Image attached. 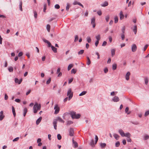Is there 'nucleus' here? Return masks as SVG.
I'll use <instances>...</instances> for the list:
<instances>
[{"label": "nucleus", "mask_w": 149, "mask_h": 149, "mask_svg": "<svg viewBox=\"0 0 149 149\" xmlns=\"http://www.w3.org/2000/svg\"><path fill=\"white\" fill-rule=\"evenodd\" d=\"M69 114L73 119L79 118L81 116L80 114H76V112L73 111H70Z\"/></svg>", "instance_id": "f257e3e1"}, {"label": "nucleus", "mask_w": 149, "mask_h": 149, "mask_svg": "<svg viewBox=\"0 0 149 149\" xmlns=\"http://www.w3.org/2000/svg\"><path fill=\"white\" fill-rule=\"evenodd\" d=\"M73 93L72 92L71 88L69 89L67 93V96H68V100H70L73 96Z\"/></svg>", "instance_id": "f03ea898"}, {"label": "nucleus", "mask_w": 149, "mask_h": 149, "mask_svg": "<svg viewBox=\"0 0 149 149\" xmlns=\"http://www.w3.org/2000/svg\"><path fill=\"white\" fill-rule=\"evenodd\" d=\"M54 109L55 110L54 114H58L60 111V108L58 107V105L56 104L55 105Z\"/></svg>", "instance_id": "7ed1b4c3"}, {"label": "nucleus", "mask_w": 149, "mask_h": 149, "mask_svg": "<svg viewBox=\"0 0 149 149\" xmlns=\"http://www.w3.org/2000/svg\"><path fill=\"white\" fill-rule=\"evenodd\" d=\"M74 134V129L72 128H70L69 130V135L70 136H73Z\"/></svg>", "instance_id": "20e7f679"}, {"label": "nucleus", "mask_w": 149, "mask_h": 149, "mask_svg": "<svg viewBox=\"0 0 149 149\" xmlns=\"http://www.w3.org/2000/svg\"><path fill=\"white\" fill-rule=\"evenodd\" d=\"M95 17H93L91 19V24L93 25V28H95Z\"/></svg>", "instance_id": "39448f33"}, {"label": "nucleus", "mask_w": 149, "mask_h": 149, "mask_svg": "<svg viewBox=\"0 0 149 149\" xmlns=\"http://www.w3.org/2000/svg\"><path fill=\"white\" fill-rule=\"evenodd\" d=\"M137 47L135 44H133L132 47V52H134L136 51Z\"/></svg>", "instance_id": "423d86ee"}, {"label": "nucleus", "mask_w": 149, "mask_h": 149, "mask_svg": "<svg viewBox=\"0 0 149 149\" xmlns=\"http://www.w3.org/2000/svg\"><path fill=\"white\" fill-rule=\"evenodd\" d=\"M43 41L45 43H47L48 45V47H51L52 46L51 45V43L48 41L47 40L45 39H43Z\"/></svg>", "instance_id": "0eeeda50"}, {"label": "nucleus", "mask_w": 149, "mask_h": 149, "mask_svg": "<svg viewBox=\"0 0 149 149\" xmlns=\"http://www.w3.org/2000/svg\"><path fill=\"white\" fill-rule=\"evenodd\" d=\"M112 100L113 102H116L119 101V99L118 96H115L112 99Z\"/></svg>", "instance_id": "6e6552de"}, {"label": "nucleus", "mask_w": 149, "mask_h": 149, "mask_svg": "<svg viewBox=\"0 0 149 149\" xmlns=\"http://www.w3.org/2000/svg\"><path fill=\"white\" fill-rule=\"evenodd\" d=\"M57 120L56 119H54L53 122V124L54 126V128L55 130H56V127H57Z\"/></svg>", "instance_id": "1a4fd4ad"}, {"label": "nucleus", "mask_w": 149, "mask_h": 149, "mask_svg": "<svg viewBox=\"0 0 149 149\" xmlns=\"http://www.w3.org/2000/svg\"><path fill=\"white\" fill-rule=\"evenodd\" d=\"M4 117V116L3 115V111H1L0 112V120H2Z\"/></svg>", "instance_id": "9d476101"}, {"label": "nucleus", "mask_w": 149, "mask_h": 149, "mask_svg": "<svg viewBox=\"0 0 149 149\" xmlns=\"http://www.w3.org/2000/svg\"><path fill=\"white\" fill-rule=\"evenodd\" d=\"M130 75V73L129 72H127L125 76V79L126 80H128L129 79V76Z\"/></svg>", "instance_id": "9b49d317"}, {"label": "nucleus", "mask_w": 149, "mask_h": 149, "mask_svg": "<svg viewBox=\"0 0 149 149\" xmlns=\"http://www.w3.org/2000/svg\"><path fill=\"white\" fill-rule=\"evenodd\" d=\"M55 119L57 120V121H58L60 122L63 123H64V121L60 117H58L57 118V119Z\"/></svg>", "instance_id": "f8f14e48"}, {"label": "nucleus", "mask_w": 149, "mask_h": 149, "mask_svg": "<svg viewBox=\"0 0 149 149\" xmlns=\"http://www.w3.org/2000/svg\"><path fill=\"white\" fill-rule=\"evenodd\" d=\"M72 143H73L74 145V148H76L78 146V143L76 141H75L73 139H72Z\"/></svg>", "instance_id": "ddd939ff"}, {"label": "nucleus", "mask_w": 149, "mask_h": 149, "mask_svg": "<svg viewBox=\"0 0 149 149\" xmlns=\"http://www.w3.org/2000/svg\"><path fill=\"white\" fill-rule=\"evenodd\" d=\"M37 104H35V105H34V106H33V109L34 110L33 112L35 113H37V111L38 110H37V108H36V107L37 106Z\"/></svg>", "instance_id": "4468645a"}, {"label": "nucleus", "mask_w": 149, "mask_h": 149, "mask_svg": "<svg viewBox=\"0 0 149 149\" xmlns=\"http://www.w3.org/2000/svg\"><path fill=\"white\" fill-rule=\"evenodd\" d=\"M119 132L120 134L121 135L123 136H125V133L123 132V130H119Z\"/></svg>", "instance_id": "2eb2a0df"}, {"label": "nucleus", "mask_w": 149, "mask_h": 149, "mask_svg": "<svg viewBox=\"0 0 149 149\" xmlns=\"http://www.w3.org/2000/svg\"><path fill=\"white\" fill-rule=\"evenodd\" d=\"M120 19L121 20L123 19L124 17V15L123 14L122 11H121L120 13Z\"/></svg>", "instance_id": "dca6fc26"}, {"label": "nucleus", "mask_w": 149, "mask_h": 149, "mask_svg": "<svg viewBox=\"0 0 149 149\" xmlns=\"http://www.w3.org/2000/svg\"><path fill=\"white\" fill-rule=\"evenodd\" d=\"M95 144L94 143V142L93 140L92 139L91 140V141L90 143V146L92 147H94L95 146Z\"/></svg>", "instance_id": "f3484780"}, {"label": "nucleus", "mask_w": 149, "mask_h": 149, "mask_svg": "<svg viewBox=\"0 0 149 149\" xmlns=\"http://www.w3.org/2000/svg\"><path fill=\"white\" fill-rule=\"evenodd\" d=\"M42 119V117H40L39 118H38L36 121V124L37 125H38L39 123L41 121V120Z\"/></svg>", "instance_id": "a211bd4d"}, {"label": "nucleus", "mask_w": 149, "mask_h": 149, "mask_svg": "<svg viewBox=\"0 0 149 149\" xmlns=\"http://www.w3.org/2000/svg\"><path fill=\"white\" fill-rule=\"evenodd\" d=\"M52 50L54 53H56L57 52V48L53 46H52L51 47Z\"/></svg>", "instance_id": "6ab92c4d"}, {"label": "nucleus", "mask_w": 149, "mask_h": 149, "mask_svg": "<svg viewBox=\"0 0 149 149\" xmlns=\"http://www.w3.org/2000/svg\"><path fill=\"white\" fill-rule=\"evenodd\" d=\"M133 31L134 32V34H136L137 33V26L136 25H135L134 27V28L133 29Z\"/></svg>", "instance_id": "aec40b11"}, {"label": "nucleus", "mask_w": 149, "mask_h": 149, "mask_svg": "<svg viewBox=\"0 0 149 149\" xmlns=\"http://www.w3.org/2000/svg\"><path fill=\"white\" fill-rule=\"evenodd\" d=\"M108 3L107 1H105L104 2V3L102 4H101V6L102 7H105L107 6L108 5Z\"/></svg>", "instance_id": "412c9836"}, {"label": "nucleus", "mask_w": 149, "mask_h": 149, "mask_svg": "<svg viewBox=\"0 0 149 149\" xmlns=\"http://www.w3.org/2000/svg\"><path fill=\"white\" fill-rule=\"evenodd\" d=\"M100 146L102 148H104L106 146V144L105 143H101L100 144Z\"/></svg>", "instance_id": "4be33fe9"}, {"label": "nucleus", "mask_w": 149, "mask_h": 149, "mask_svg": "<svg viewBox=\"0 0 149 149\" xmlns=\"http://www.w3.org/2000/svg\"><path fill=\"white\" fill-rule=\"evenodd\" d=\"M115 50L114 49H112L111 50V56L113 57L115 55Z\"/></svg>", "instance_id": "5701e85b"}, {"label": "nucleus", "mask_w": 149, "mask_h": 149, "mask_svg": "<svg viewBox=\"0 0 149 149\" xmlns=\"http://www.w3.org/2000/svg\"><path fill=\"white\" fill-rule=\"evenodd\" d=\"M12 112L14 116L15 117L16 116V113L15 112V110L13 106H12Z\"/></svg>", "instance_id": "b1692460"}, {"label": "nucleus", "mask_w": 149, "mask_h": 149, "mask_svg": "<svg viewBox=\"0 0 149 149\" xmlns=\"http://www.w3.org/2000/svg\"><path fill=\"white\" fill-rule=\"evenodd\" d=\"M22 1H20V3H19V9H20V10L21 11H22Z\"/></svg>", "instance_id": "393cba45"}, {"label": "nucleus", "mask_w": 149, "mask_h": 149, "mask_svg": "<svg viewBox=\"0 0 149 149\" xmlns=\"http://www.w3.org/2000/svg\"><path fill=\"white\" fill-rule=\"evenodd\" d=\"M27 112V109L26 108H24V114H23V115L24 117L26 115Z\"/></svg>", "instance_id": "a878e982"}, {"label": "nucleus", "mask_w": 149, "mask_h": 149, "mask_svg": "<svg viewBox=\"0 0 149 149\" xmlns=\"http://www.w3.org/2000/svg\"><path fill=\"white\" fill-rule=\"evenodd\" d=\"M87 64L88 65H89L91 63V61L90 60L89 58L88 57H87Z\"/></svg>", "instance_id": "bb28decb"}, {"label": "nucleus", "mask_w": 149, "mask_h": 149, "mask_svg": "<svg viewBox=\"0 0 149 149\" xmlns=\"http://www.w3.org/2000/svg\"><path fill=\"white\" fill-rule=\"evenodd\" d=\"M145 84L146 85H147L148 82V77H146L144 79Z\"/></svg>", "instance_id": "cd10ccee"}, {"label": "nucleus", "mask_w": 149, "mask_h": 149, "mask_svg": "<svg viewBox=\"0 0 149 149\" xmlns=\"http://www.w3.org/2000/svg\"><path fill=\"white\" fill-rule=\"evenodd\" d=\"M113 136L116 140H118L119 137V136L116 134H113Z\"/></svg>", "instance_id": "c85d7f7f"}, {"label": "nucleus", "mask_w": 149, "mask_h": 149, "mask_svg": "<svg viewBox=\"0 0 149 149\" xmlns=\"http://www.w3.org/2000/svg\"><path fill=\"white\" fill-rule=\"evenodd\" d=\"M35 104H37V106L36 107V108L37 109V110H40V109L41 108V105L40 104H39V105L38 104V103H36Z\"/></svg>", "instance_id": "c756f323"}, {"label": "nucleus", "mask_w": 149, "mask_h": 149, "mask_svg": "<svg viewBox=\"0 0 149 149\" xmlns=\"http://www.w3.org/2000/svg\"><path fill=\"white\" fill-rule=\"evenodd\" d=\"M46 28L47 29V31L49 32L50 31V25H49V24H47V25Z\"/></svg>", "instance_id": "7c9ffc66"}, {"label": "nucleus", "mask_w": 149, "mask_h": 149, "mask_svg": "<svg viewBox=\"0 0 149 149\" xmlns=\"http://www.w3.org/2000/svg\"><path fill=\"white\" fill-rule=\"evenodd\" d=\"M131 136V134L130 133H128L126 134H125V136L127 137L128 138H130Z\"/></svg>", "instance_id": "2f4dec72"}, {"label": "nucleus", "mask_w": 149, "mask_h": 149, "mask_svg": "<svg viewBox=\"0 0 149 149\" xmlns=\"http://www.w3.org/2000/svg\"><path fill=\"white\" fill-rule=\"evenodd\" d=\"M73 67V65L72 64H70L69 65L68 68V70H70L71 68H72Z\"/></svg>", "instance_id": "473e14b6"}, {"label": "nucleus", "mask_w": 149, "mask_h": 149, "mask_svg": "<svg viewBox=\"0 0 149 149\" xmlns=\"http://www.w3.org/2000/svg\"><path fill=\"white\" fill-rule=\"evenodd\" d=\"M117 68V65L116 64H114L112 65V69L113 70H115Z\"/></svg>", "instance_id": "72a5a7b5"}, {"label": "nucleus", "mask_w": 149, "mask_h": 149, "mask_svg": "<svg viewBox=\"0 0 149 149\" xmlns=\"http://www.w3.org/2000/svg\"><path fill=\"white\" fill-rule=\"evenodd\" d=\"M86 92H87L86 91H83L81 93H80L79 94V96H81L83 95H85L86 94Z\"/></svg>", "instance_id": "f704fd0d"}, {"label": "nucleus", "mask_w": 149, "mask_h": 149, "mask_svg": "<svg viewBox=\"0 0 149 149\" xmlns=\"http://www.w3.org/2000/svg\"><path fill=\"white\" fill-rule=\"evenodd\" d=\"M9 71L10 72H13V68L12 67H10L8 68Z\"/></svg>", "instance_id": "c9c22d12"}, {"label": "nucleus", "mask_w": 149, "mask_h": 149, "mask_svg": "<svg viewBox=\"0 0 149 149\" xmlns=\"http://www.w3.org/2000/svg\"><path fill=\"white\" fill-rule=\"evenodd\" d=\"M96 38L97 40L99 41L100 39V35H98L96 36Z\"/></svg>", "instance_id": "e433bc0d"}, {"label": "nucleus", "mask_w": 149, "mask_h": 149, "mask_svg": "<svg viewBox=\"0 0 149 149\" xmlns=\"http://www.w3.org/2000/svg\"><path fill=\"white\" fill-rule=\"evenodd\" d=\"M149 138V136L146 135L145 136H144V140H146L148 139Z\"/></svg>", "instance_id": "4c0bfd02"}, {"label": "nucleus", "mask_w": 149, "mask_h": 149, "mask_svg": "<svg viewBox=\"0 0 149 149\" xmlns=\"http://www.w3.org/2000/svg\"><path fill=\"white\" fill-rule=\"evenodd\" d=\"M87 40L88 43L91 42V40L90 37H88L87 38Z\"/></svg>", "instance_id": "58836bf2"}, {"label": "nucleus", "mask_w": 149, "mask_h": 149, "mask_svg": "<svg viewBox=\"0 0 149 149\" xmlns=\"http://www.w3.org/2000/svg\"><path fill=\"white\" fill-rule=\"evenodd\" d=\"M149 114V110H148L146 111L144 114V116L145 117H146Z\"/></svg>", "instance_id": "ea45409f"}, {"label": "nucleus", "mask_w": 149, "mask_h": 149, "mask_svg": "<svg viewBox=\"0 0 149 149\" xmlns=\"http://www.w3.org/2000/svg\"><path fill=\"white\" fill-rule=\"evenodd\" d=\"M84 50H81L78 53L79 55L82 54L84 52Z\"/></svg>", "instance_id": "a19ab883"}, {"label": "nucleus", "mask_w": 149, "mask_h": 149, "mask_svg": "<svg viewBox=\"0 0 149 149\" xmlns=\"http://www.w3.org/2000/svg\"><path fill=\"white\" fill-rule=\"evenodd\" d=\"M114 22L115 23H117L118 21V18L117 16L115 17L114 18Z\"/></svg>", "instance_id": "79ce46f5"}, {"label": "nucleus", "mask_w": 149, "mask_h": 149, "mask_svg": "<svg viewBox=\"0 0 149 149\" xmlns=\"http://www.w3.org/2000/svg\"><path fill=\"white\" fill-rule=\"evenodd\" d=\"M70 6L69 4L68 3H67V6L66 7V9L67 11H68L69 10Z\"/></svg>", "instance_id": "37998d69"}, {"label": "nucleus", "mask_w": 149, "mask_h": 149, "mask_svg": "<svg viewBox=\"0 0 149 149\" xmlns=\"http://www.w3.org/2000/svg\"><path fill=\"white\" fill-rule=\"evenodd\" d=\"M80 3H79L77 1H75L73 2V4L74 5H79Z\"/></svg>", "instance_id": "c03bdc74"}, {"label": "nucleus", "mask_w": 149, "mask_h": 149, "mask_svg": "<svg viewBox=\"0 0 149 149\" xmlns=\"http://www.w3.org/2000/svg\"><path fill=\"white\" fill-rule=\"evenodd\" d=\"M77 72V70L74 69H73L71 71V73L75 74Z\"/></svg>", "instance_id": "a18cd8bd"}, {"label": "nucleus", "mask_w": 149, "mask_h": 149, "mask_svg": "<svg viewBox=\"0 0 149 149\" xmlns=\"http://www.w3.org/2000/svg\"><path fill=\"white\" fill-rule=\"evenodd\" d=\"M54 7L56 9H58L60 8V6L58 4H56L55 5Z\"/></svg>", "instance_id": "49530a36"}, {"label": "nucleus", "mask_w": 149, "mask_h": 149, "mask_svg": "<svg viewBox=\"0 0 149 149\" xmlns=\"http://www.w3.org/2000/svg\"><path fill=\"white\" fill-rule=\"evenodd\" d=\"M125 30V26H123L122 29V34H124Z\"/></svg>", "instance_id": "de8ad7c7"}, {"label": "nucleus", "mask_w": 149, "mask_h": 149, "mask_svg": "<svg viewBox=\"0 0 149 149\" xmlns=\"http://www.w3.org/2000/svg\"><path fill=\"white\" fill-rule=\"evenodd\" d=\"M73 123V122L70 120H69L67 121V124L68 125H70L72 124Z\"/></svg>", "instance_id": "09e8293b"}, {"label": "nucleus", "mask_w": 149, "mask_h": 149, "mask_svg": "<svg viewBox=\"0 0 149 149\" xmlns=\"http://www.w3.org/2000/svg\"><path fill=\"white\" fill-rule=\"evenodd\" d=\"M95 144H96L98 140V137L97 135H95Z\"/></svg>", "instance_id": "8fccbe9b"}, {"label": "nucleus", "mask_w": 149, "mask_h": 149, "mask_svg": "<svg viewBox=\"0 0 149 149\" xmlns=\"http://www.w3.org/2000/svg\"><path fill=\"white\" fill-rule=\"evenodd\" d=\"M57 139L58 140H60L61 139V136L60 134H58L57 135Z\"/></svg>", "instance_id": "3c124183"}, {"label": "nucleus", "mask_w": 149, "mask_h": 149, "mask_svg": "<svg viewBox=\"0 0 149 149\" xmlns=\"http://www.w3.org/2000/svg\"><path fill=\"white\" fill-rule=\"evenodd\" d=\"M120 145V143L119 141H117L116 143V146L118 147Z\"/></svg>", "instance_id": "603ef678"}, {"label": "nucleus", "mask_w": 149, "mask_h": 149, "mask_svg": "<svg viewBox=\"0 0 149 149\" xmlns=\"http://www.w3.org/2000/svg\"><path fill=\"white\" fill-rule=\"evenodd\" d=\"M51 81V78H49L47 81L46 82V84H48L50 83Z\"/></svg>", "instance_id": "864d4df0"}, {"label": "nucleus", "mask_w": 149, "mask_h": 149, "mask_svg": "<svg viewBox=\"0 0 149 149\" xmlns=\"http://www.w3.org/2000/svg\"><path fill=\"white\" fill-rule=\"evenodd\" d=\"M34 16L35 18H36L37 17V13L36 11H34Z\"/></svg>", "instance_id": "5fc2aeb1"}, {"label": "nucleus", "mask_w": 149, "mask_h": 149, "mask_svg": "<svg viewBox=\"0 0 149 149\" xmlns=\"http://www.w3.org/2000/svg\"><path fill=\"white\" fill-rule=\"evenodd\" d=\"M78 40V37L77 35H76L75 36L74 41L75 42H76Z\"/></svg>", "instance_id": "6e6d98bb"}, {"label": "nucleus", "mask_w": 149, "mask_h": 149, "mask_svg": "<svg viewBox=\"0 0 149 149\" xmlns=\"http://www.w3.org/2000/svg\"><path fill=\"white\" fill-rule=\"evenodd\" d=\"M109 15L107 16L106 17L105 19L106 21L107 22H108L109 21Z\"/></svg>", "instance_id": "4d7b16f0"}, {"label": "nucleus", "mask_w": 149, "mask_h": 149, "mask_svg": "<svg viewBox=\"0 0 149 149\" xmlns=\"http://www.w3.org/2000/svg\"><path fill=\"white\" fill-rule=\"evenodd\" d=\"M19 137H17V138L14 139L13 140V142L17 141L19 140Z\"/></svg>", "instance_id": "13d9d810"}, {"label": "nucleus", "mask_w": 149, "mask_h": 149, "mask_svg": "<svg viewBox=\"0 0 149 149\" xmlns=\"http://www.w3.org/2000/svg\"><path fill=\"white\" fill-rule=\"evenodd\" d=\"M15 82L16 83H18L19 84V80L18 79L16 78L15 79Z\"/></svg>", "instance_id": "bf43d9fd"}, {"label": "nucleus", "mask_w": 149, "mask_h": 149, "mask_svg": "<svg viewBox=\"0 0 149 149\" xmlns=\"http://www.w3.org/2000/svg\"><path fill=\"white\" fill-rule=\"evenodd\" d=\"M121 37L122 40H123L125 39V37L124 34H121Z\"/></svg>", "instance_id": "052dcab7"}, {"label": "nucleus", "mask_w": 149, "mask_h": 149, "mask_svg": "<svg viewBox=\"0 0 149 149\" xmlns=\"http://www.w3.org/2000/svg\"><path fill=\"white\" fill-rule=\"evenodd\" d=\"M131 122L134 124V125H138V124H139V123L138 122H137V121H136V122Z\"/></svg>", "instance_id": "680f3d73"}, {"label": "nucleus", "mask_w": 149, "mask_h": 149, "mask_svg": "<svg viewBox=\"0 0 149 149\" xmlns=\"http://www.w3.org/2000/svg\"><path fill=\"white\" fill-rule=\"evenodd\" d=\"M46 10V5L45 4L44 5V9H43L44 12H45Z\"/></svg>", "instance_id": "e2e57ef3"}, {"label": "nucleus", "mask_w": 149, "mask_h": 149, "mask_svg": "<svg viewBox=\"0 0 149 149\" xmlns=\"http://www.w3.org/2000/svg\"><path fill=\"white\" fill-rule=\"evenodd\" d=\"M73 78H72L70 79L69 80V81H68V83L69 84H70L73 81Z\"/></svg>", "instance_id": "0e129e2a"}, {"label": "nucleus", "mask_w": 149, "mask_h": 149, "mask_svg": "<svg viewBox=\"0 0 149 149\" xmlns=\"http://www.w3.org/2000/svg\"><path fill=\"white\" fill-rule=\"evenodd\" d=\"M96 54L97 56V59H99L100 58V55L99 54L98 52H96Z\"/></svg>", "instance_id": "69168bd1"}, {"label": "nucleus", "mask_w": 149, "mask_h": 149, "mask_svg": "<svg viewBox=\"0 0 149 149\" xmlns=\"http://www.w3.org/2000/svg\"><path fill=\"white\" fill-rule=\"evenodd\" d=\"M23 53L22 52H20L18 54V56L20 57L23 55Z\"/></svg>", "instance_id": "338daca9"}, {"label": "nucleus", "mask_w": 149, "mask_h": 149, "mask_svg": "<svg viewBox=\"0 0 149 149\" xmlns=\"http://www.w3.org/2000/svg\"><path fill=\"white\" fill-rule=\"evenodd\" d=\"M104 72L105 73H107L108 71V69L107 68H105L104 70Z\"/></svg>", "instance_id": "774afa93"}]
</instances>
